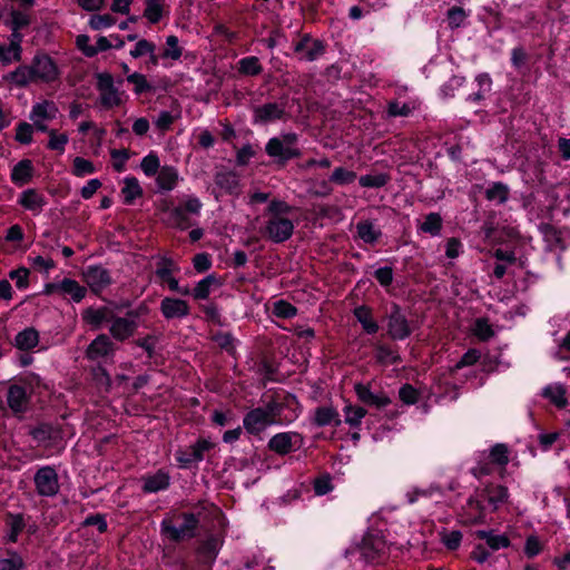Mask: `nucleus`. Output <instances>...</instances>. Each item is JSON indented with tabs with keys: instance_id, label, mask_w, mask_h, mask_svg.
Wrapping results in <instances>:
<instances>
[{
	"instance_id": "obj_1",
	"label": "nucleus",
	"mask_w": 570,
	"mask_h": 570,
	"mask_svg": "<svg viewBox=\"0 0 570 570\" xmlns=\"http://www.w3.org/2000/svg\"><path fill=\"white\" fill-rule=\"evenodd\" d=\"M60 70L56 61L47 53H37L29 65H21L3 75L2 80L24 88L31 83H51L59 79Z\"/></svg>"
},
{
	"instance_id": "obj_2",
	"label": "nucleus",
	"mask_w": 570,
	"mask_h": 570,
	"mask_svg": "<svg viewBox=\"0 0 570 570\" xmlns=\"http://www.w3.org/2000/svg\"><path fill=\"white\" fill-rule=\"evenodd\" d=\"M278 407L275 403L250 410L243 420L245 430L250 434H259L268 426L278 423Z\"/></svg>"
},
{
	"instance_id": "obj_3",
	"label": "nucleus",
	"mask_w": 570,
	"mask_h": 570,
	"mask_svg": "<svg viewBox=\"0 0 570 570\" xmlns=\"http://www.w3.org/2000/svg\"><path fill=\"white\" fill-rule=\"evenodd\" d=\"M203 203L194 195H188L183 199L181 206L173 207L166 224L179 229H186L190 226L187 214L198 216L202 212Z\"/></svg>"
},
{
	"instance_id": "obj_4",
	"label": "nucleus",
	"mask_w": 570,
	"mask_h": 570,
	"mask_svg": "<svg viewBox=\"0 0 570 570\" xmlns=\"http://www.w3.org/2000/svg\"><path fill=\"white\" fill-rule=\"evenodd\" d=\"M297 135L294 132L283 134L281 137L271 138L265 147L268 156L286 161L291 158L299 156L296 148Z\"/></svg>"
},
{
	"instance_id": "obj_5",
	"label": "nucleus",
	"mask_w": 570,
	"mask_h": 570,
	"mask_svg": "<svg viewBox=\"0 0 570 570\" xmlns=\"http://www.w3.org/2000/svg\"><path fill=\"white\" fill-rule=\"evenodd\" d=\"M197 519L194 514H184V521L180 525H174L169 521L161 522V530L170 540L180 541L194 537L197 528Z\"/></svg>"
},
{
	"instance_id": "obj_6",
	"label": "nucleus",
	"mask_w": 570,
	"mask_h": 570,
	"mask_svg": "<svg viewBox=\"0 0 570 570\" xmlns=\"http://www.w3.org/2000/svg\"><path fill=\"white\" fill-rule=\"evenodd\" d=\"M33 480L39 495L53 497L59 491L58 475L51 466L39 469Z\"/></svg>"
},
{
	"instance_id": "obj_7",
	"label": "nucleus",
	"mask_w": 570,
	"mask_h": 570,
	"mask_svg": "<svg viewBox=\"0 0 570 570\" xmlns=\"http://www.w3.org/2000/svg\"><path fill=\"white\" fill-rule=\"evenodd\" d=\"M97 88L99 90V99L104 107L114 108L121 104V96L114 86V78L109 73L98 75Z\"/></svg>"
},
{
	"instance_id": "obj_8",
	"label": "nucleus",
	"mask_w": 570,
	"mask_h": 570,
	"mask_svg": "<svg viewBox=\"0 0 570 570\" xmlns=\"http://www.w3.org/2000/svg\"><path fill=\"white\" fill-rule=\"evenodd\" d=\"M294 230V224L285 217H271L266 224V236L275 243L287 240Z\"/></svg>"
},
{
	"instance_id": "obj_9",
	"label": "nucleus",
	"mask_w": 570,
	"mask_h": 570,
	"mask_svg": "<svg viewBox=\"0 0 570 570\" xmlns=\"http://www.w3.org/2000/svg\"><path fill=\"white\" fill-rule=\"evenodd\" d=\"M301 441V435L296 432H282L271 438L268 448L277 454L285 455L294 451Z\"/></svg>"
},
{
	"instance_id": "obj_10",
	"label": "nucleus",
	"mask_w": 570,
	"mask_h": 570,
	"mask_svg": "<svg viewBox=\"0 0 570 570\" xmlns=\"http://www.w3.org/2000/svg\"><path fill=\"white\" fill-rule=\"evenodd\" d=\"M83 278L96 293L105 289L111 282L109 272L99 265L88 266L83 272Z\"/></svg>"
},
{
	"instance_id": "obj_11",
	"label": "nucleus",
	"mask_w": 570,
	"mask_h": 570,
	"mask_svg": "<svg viewBox=\"0 0 570 570\" xmlns=\"http://www.w3.org/2000/svg\"><path fill=\"white\" fill-rule=\"evenodd\" d=\"M294 50L301 60L314 61L323 55L324 47L321 41L305 36L295 45Z\"/></svg>"
},
{
	"instance_id": "obj_12",
	"label": "nucleus",
	"mask_w": 570,
	"mask_h": 570,
	"mask_svg": "<svg viewBox=\"0 0 570 570\" xmlns=\"http://www.w3.org/2000/svg\"><path fill=\"white\" fill-rule=\"evenodd\" d=\"M160 311L165 318H183L189 314V305L179 298L165 297L160 303Z\"/></svg>"
},
{
	"instance_id": "obj_13",
	"label": "nucleus",
	"mask_w": 570,
	"mask_h": 570,
	"mask_svg": "<svg viewBox=\"0 0 570 570\" xmlns=\"http://www.w3.org/2000/svg\"><path fill=\"white\" fill-rule=\"evenodd\" d=\"M481 497L488 501L492 510H498L509 499V490L502 484L490 483L484 487Z\"/></svg>"
},
{
	"instance_id": "obj_14",
	"label": "nucleus",
	"mask_w": 570,
	"mask_h": 570,
	"mask_svg": "<svg viewBox=\"0 0 570 570\" xmlns=\"http://www.w3.org/2000/svg\"><path fill=\"white\" fill-rule=\"evenodd\" d=\"M387 331L393 340H404L411 333L406 318L397 307H394L389 317Z\"/></svg>"
},
{
	"instance_id": "obj_15",
	"label": "nucleus",
	"mask_w": 570,
	"mask_h": 570,
	"mask_svg": "<svg viewBox=\"0 0 570 570\" xmlns=\"http://www.w3.org/2000/svg\"><path fill=\"white\" fill-rule=\"evenodd\" d=\"M110 322V334L114 338L119 341H124L130 337L137 327V324L131 315H128L127 317L111 318Z\"/></svg>"
},
{
	"instance_id": "obj_16",
	"label": "nucleus",
	"mask_w": 570,
	"mask_h": 570,
	"mask_svg": "<svg viewBox=\"0 0 570 570\" xmlns=\"http://www.w3.org/2000/svg\"><path fill=\"white\" fill-rule=\"evenodd\" d=\"M358 400L365 404L373 405L377 409L385 407L391 403V400L384 393L375 394L365 384L357 383L354 386Z\"/></svg>"
},
{
	"instance_id": "obj_17",
	"label": "nucleus",
	"mask_w": 570,
	"mask_h": 570,
	"mask_svg": "<svg viewBox=\"0 0 570 570\" xmlns=\"http://www.w3.org/2000/svg\"><path fill=\"white\" fill-rule=\"evenodd\" d=\"M541 395L558 409H563L568 405L567 389L562 383L546 385L541 391Z\"/></svg>"
},
{
	"instance_id": "obj_18",
	"label": "nucleus",
	"mask_w": 570,
	"mask_h": 570,
	"mask_svg": "<svg viewBox=\"0 0 570 570\" xmlns=\"http://www.w3.org/2000/svg\"><path fill=\"white\" fill-rule=\"evenodd\" d=\"M180 180L178 169L174 166H163L156 176V184L159 190L170 191L176 188Z\"/></svg>"
},
{
	"instance_id": "obj_19",
	"label": "nucleus",
	"mask_w": 570,
	"mask_h": 570,
	"mask_svg": "<svg viewBox=\"0 0 570 570\" xmlns=\"http://www.w3.org/2000/svg\"><path fill=\"white\" fill-rule=\"evenodd\" d=\"M283 115L284 108L275 102L265 104L254 109V120L261 124L278 120Z\"/></svg>"
},
{
	"instance_id": "obj_20",
	"label": "nucleus",
	"mask_w": 570,
	"mask_h": 570,
	"mask_svg": "<svg viewBox=\"0 0 570 570\" xmlns=\"http://www.w3.org/2000/svg\"><path fill=\"white\" fill-rule=\"evenodd\" d=\"M144 485L142 490L146 493H155L165 490L169 487L170 478L169 474L163 470L157 471L154 474H148L142 478Z\"/></svg>"
},
{
	"instance_id": "obj_21",
	"label": "nucleus",
	"mask_w": 570,
	"mask_h": 570,
	"mask_svg": "<svg viewBox=\"0 0 570 570\" xmlns=\"http://www.w3.org/2000/svg\"><path fill=\"white\" fill-rule=\"evenodd\" d=\"M112 351V343L105 334L97 336L87 348V357L98 360L107 356Z\"/></svg>"
},
{
	"instance_id": "obj_22",
	"label": "nucleus",
	"mask_w": 570,
	"mask_h": 570,
	"mask_svg": "<svg viewBox=\"0 0 570 570\" xmlns=\"http://www.w3.org/2000/svg\"><path fill=\"white\" fill-rule=\"evenodd\" d=\"M19 204L27 210L39 214L46 205L43 195L35 189L24 190L19 198Z\"/></svg>"
},
{
	"instance_id": "obj_23",
	"label": "nucleus",
	"mask_w": 570,
	"mask_h": 570,
	"mask_svg": "<svg viewBox=\"0 0 570 570\" xmlns=\"http://www.w3.org/2000/svg\"><path fill=\"white\" fill-rule=\"evenodd\" d=\"M58 107L51 100H42L35 104L30 111V119L52 120L58 115Z\"/></svg>"
},
{
	"instance_id": "obj_24",
	"label": "nucleus",
	"mask_w": 570,
	"mask_h": 570,
	"mask_svg": "<svg viewBox=\"0 0 570 570\" xmlns=\"http://www.w3.org/2000/svg\"><path fill=\"white\" fill-rule=\"evenodd\" d=\"M82 318L87 324L94 326L95 328H99L102 323L111 321L112 311L108 307H89L83 311Z\"/></svg>"
},
{
	"instance_id": "obj_25",
	"label": "nucleus",
	"mask_w": 570,
	"mask_h": 570,
	"mask_svg": "<svg viewBox=\"0 0 570 570\" xmlns=\"http://www.w3.org/2000/svg\"><path fill=\"white\" fill-rule=\"evenodd\" d=\"M7 403L13 412H22L27 405L26 390L19 385H11L8 389Z\"/></svg>"
},
{
	"instance_id": "obj_26",
	"label": "nucleus",
	"mask_w": 570,
	"mask_h": 570,
	"mask_svg": "<svg viewBox=\"0 0 570 570\" xmlns=\"http://www.w3.org/2000/svg\"><path fill=\"white\" fill-rule=\"evenodd\" d=\"M33 174L32 163L29 159L20 160L11 171V180L19 186L30 181Z\"/></svg>"
},
{
	"instance_id": "obj_27",
	"label": "nucleus",
	"mask_w": 570,
	"mask_h": 570,
	"mask_svg": "<svg viewBox=\"0 0 570 570\" xmlns=\"http://www.w3.org/2000/svg\"><path fill=\"white\" fill-rule=\"evenodd\" d=\"M220 284L222 283L215 275H208L196 284L193 296L195 299H206L209 297L212 291L220 286Z\"/></svg>"
},
{
	"instance_id": "obj_28",
	"label": "nucleus",
	"mask_w": 570,
	"mask_h": 570,
	"mask_svg": "<svg viewBox=\"0 0 570 570\" xmlns=\"http://www.w3.org/2000/svg\"><path fill=\"white\" fill-rule=\"evenodd\" d=\"M216 185L228 194H238L239 180L235 173L223 171L215 177Z\"/></svg>"
},
{
	"instance_id": "obj_29",
	"label": "nucleus",
	"mask_w": 570,
	"mask_h": 570,
	"mask_svg": "<svg viewBox=\"0 0 570 570\" xmlns=\"http://www.w3.org/2000/svg\"><path fill=\"white\" fill-rule=\"evenodd\" d=\"M341 424L337 411L332 406H320L314 412V423L318 426H325L331 423Z\"/></svg>"
},
{
	"instance_id": "obj_30",
	"label": "nucleus",
	"mask_w": 570,
	"mask_h": 570,
	"mask_svg": "<svg viewBox=\"0 0 570 570\" xmlns=\"http://www.w3.org/2000/svg\"><path fill=\"white\" fill-rule=\"evenodd\" d=\"M475 535L487 541V544L492 550H499L508 548L510 546V539L505 534H495L493 531L479 530Z\"/></svg>"
},
{
	"instance_id": "obj_31",
	"label": "nucleus",
	"mask_w": 570,
	"mask_h": 570,
	"mask_svg": "<svg viewBox=\"0 0 570 570\" xmlns=\"http://www.w3.org/2000/svg\"><path fill=\"white\" fill-rule=\"evenodd\" d=\"M354 315L367 334H375L379 331V325L373 320L371 309L366 306L356 307Z\"/></svg>"
},
{
	"instance_id": "obj_32",
	"label": "nucleus",
	"mask_w": 570,
	"mask_h": 570,
	"mask_svg": "<svg viewBox=\"0 0 570 570\" xmlns=\"http://www.w3.org/2000/svg\"><path fill=\"white\" fill-rule=\"evenodd\" d=\"M121 194L126 204H132L135 199L141 197L142 188L140 187L138 179L135 177H126L124 179Z\"/></svg>"
},
{
	"instance_id": "obj_33",
	"label": "nucleus",
	"mask_w": 570,
	"mask_h": 570,
	"mask_svg": "<svg viewBox=\"0 0 570 570\" xmlns=\"http://www.w3.org/2000/svg\"><path fill=\"white\" fill-rule=\"evenodd\" d=\"M343 413L346 424H348L351 428H358L367 412L362 406L346 404L343 409Z\"/></svg>"
},
{
	"instance_id": "obj_34",
	"label": "nucleus",
	"mask_w": 570,
	"mask_h": 570,
	"mask_svg": "<svg viewBox=\"0 0 570 570\" xmlns=\"http://www.w3.org/2000/svg\"><path fill=\"white\" fill-rule=\"evenodd\" d=\"M16 346L20 350H31L39 342L38 332L33 328H26L16 336Z\"/></svg>"
},
{
	"instance_id": "obj_35",
	"label": "nucleus",
	"mask_w": 570,
	"mask_h": 570,
	"mask_svg": "<svg viewBox=\"0 0 570 570\" xmlns=\"http://www.w3.org/2000/svg\"><path fill=\"white\" fill-rule=\"evenodd\" d=\"M60 294L70 295L71 298L78 303L85 297L86 288L73 279L65 278L60 282Z\"/></svg>"
},
{
	"instance_id": "obj_36",
	"label": "nucleus",
	"mask_w": 570,
	"mask_h": 570,
	"mask_svg": "<svg viewBox=\"0 0 570 570\" xmlns=\"http://www.w3.org/2000/svg\"><path fill=\"white\" fill-rule=\"evenodd\" d=\"M181 55L183 48L179 46L178 38L174 35L167 36L161 58L177 61Z\"/></svg>"
},
{
	"instance_id": "obj_37",
	"label": "nucleus",
	"mask_w": 570,
	"mask_h": 570,
	"mask_svg": "<svg viewBox=\"0 0 570 570\" xmlns=\"http://www.w3.org/2000/svg\"><path fill=\"white\" fill-rule=\"evenodd\" d=\"M164 13V0H146L144 17L153 24L159 22Z\"/></svg>"
},
{
	"instance_id": "obj_38",
	"label": "nucleus",
	"mask_w": 570,
	"mask_h": 570,
	"mask_svg": "<svg viewBox=\"0 0 570 570\" xmlns=\"http://www.w3.org/2000/svg\"><path fill=\"white\" fill-rule=\"evenodd\" d=\"M360 238L368 244L375 243L381 236L380 230L375 227L372 222H361L356 226Z\"/></svg>"
},
{
	"instance_id": "obj_39",
	"label": "nucleus",
	"mask_w": 570,
	"mask_h": 570,
	"mask_svg": "<svg viewBox=\"0 0 570 570\" xmlns=\"http://www.w3.org/2000/svg\"><path fill=\"white\" fill-rule=\"evenodd\" d=\"M487 199L504 204L509 197V187L503 183H493L485 191Z\"/></svg>"
},
{
	"instance_id": "obj_40",
	"label": "nucleus",
	"mask_w": 570,
	"mask_h": 570,
	"mask_svg": "<svg viewBox=\"0 0 570 570\" xmlns=\"http://www.w3.org/2000/svg\"><path fill=\"white\" fill-rule=\"evenodd\" d=\"M140 168L147 177L158 175L160 170V160L156 153L150 151L140 161Z\"/></svg>"
},
{
	"instance_id": "obj_41",
	"label": "nucleus",
	"mask_w": 570,
	"mask_h": 570,
	"mask_svg": "<svg viewBox=\"0 0 570 570\" xmlns=\"http://www.w3.org/2000/svg\"><path fill=\"white\" fill-rule=\"evenodd\" d=\"M238 71L246 76H256L262 72V65L257 57L250 56L238 61Z\"/></svg>"
},
{
	"instance_id": "obj_42",
	"label": "nucleus",
	"mask_w": 570,
	"mask_h": 570,
	"mask_svg": "<svg viewBox=\"0 0 570 570\" xmlns=\"http://www.w3.org/2000/svg\"><path fill=\"white\" fill-rule=\"evenodd\" d=\"M420 229L432 236H438L442 229V218L438 213H430L426 215Z\"/></svg>"
},
{
	"instance_id": "obj_43",
	"label": "nucleus",
	"mask_w": 570,
	"mask_h": 570,
	"mask_svg": "<svg viewBox=\"0 0 570 570\" xmlns=\"http://www.w3.org/2000/svg\"><path fill=\"white\" fill-rule=\"evenodd\" d=\"M22 57V49H17L10 45H0V62L2 65H10L14 61H20Z\"/></svg>"
},
{
	"instance_id": "obj_44",
	"label": "nucleus",
	"mask_w": 570,
	"mask_h": 570,
	"mask_svg": "<svg viewBox=\"0 0 570 570\" xmlns=\"http://www.w3.org/2000/svg\"><path fill=\"white\" fill-rule=\"evenodd\" d=\"M356 179V174L343 167H337L333 170L330 180L337 185H347Z\"/></svg>"
},
{
	"instance_id": "obj_45",
	"label": "nucleus",
	"mask_w": 570,
	"mask_h": 570,
	"mask_svg": "<svg viewBox=\"0 0 570 570\" xmlns=\"http://www.w3.org/2000/svg\"><path fill=\"white\" fill-rule=\"evenodd\" d=\"M389 176L385 174L363 175L360 177L358 183L362 187L380 188L386 185Z\"/></svg>"
},
{
	"instance_id": "obj_46",
	"label": "nucleus",
	"mask_w": 570,
	"mask_h": 570,
	"mask_svg": "<svg viewBox=\"0 0 570 570\" xmlns=\"http://www.w3.org/2000/svg\"><path fill=\"white\" fill-rule=\"evenodd\" d=\"M475 81L478 82L479 90L473 96H470L469 99L473 101H480L483 99L484 94L491 90L492 79L488 73H480L476 76Z\"/></svg>"
},
{
	"instance_id": "obj_47",
	"label": "nucleus",
	"mask_w": 570,
	"mask_h": 570,
	"mask_svg": "<svg viewBox=\"0 0 570 570\" xmlns=\"http://www.w3.org/2000/svg\"><path fill=\"white\" fill-rule=\"evenodd\" d=\"M96 168L90 160L82 157H76L73 159L72 174L77 177H83L94 174Z\"/></svg>"
},
{
	"instance_id": "obj_48",
	"label": "nucleus",
	"mask_w": 570,
	"mask_h": 570,
	"mask_svg": "<svg viewBox=\"0 0 570 570\" xmlns=\"http://www.w3.org/2000/svg\"><path fill=\"white\" fill-rule=\"evenodd\" d=\"M156 51V46L147 39H138L135 47L130 50L129 55L134 59L147 56Z\"/></svg>"
},
{
	"instance_id": "obj_49",
	"label": "nucleus",
	"mask_w": 570,
	"mask_h": 570,
	"mask_svg": "<svg viewBox=\"0 0 570 570\" xmlns=\"http://www.w3.org/2000/svg\"><path fill=\"white\" fill-rule=\"evenodd\" d=\"M22 568L23 560L16 552H9L7 557L0 558V570H21Z\"/></svg>"
},
{
	"instance_id": "obj_50",
	"label": "nucleus",
	"mask_w": 570,
	"mask_h": 570,
	"mask_svg": "<svg viewBox=\"0 0 570 570\" xmlns=\"http://www.w3.org/2000/svg\"><path fill=\"white\" fill-rule=\"evenodd\" d=\"M296 307L291 303L279 299L273 304V314L277 317L289 318L296 315Z\"/></svg>"
},
{
	"instance_id": "obj_51",
	"label": "nucleus",
	"mask_w": 570,
	"mask_h": 570,
	"mask_svg": "<svg viewBox=\"0 0 570 570\" xmlns=\"http://www.w3.org/2000/svg\"><path fill=\"white\" fill-rule=\"evenodd\" d=\"M116 22V19L106 13V14H94L89 19V26L94 30H101L105 28H109L114 26Z\"/></svg>"
},
{
	"instance_id": "obj_52",
	"label": "nucleus",
	"mask_w": 570,
	"mask_h": 570,
	"mask_svg": "<svg viewBox=\"0 0 570 570\" xmlns=\"http://www.w3.org/2000/svg\"><path fill=\"white\" fill-rule=\"evenodd\" d=\"M68 140L69 138L66 134H57L56 130L51 129L49 130L48 148L63 153Z\"/></svg>"
},
{
	"instance_id": "obj_53",
	"label": "nucleus",
	"mask_w": 570,
	"mask_h": 570,
	"mask_svg": "<svg viewBox=\"0 0 570 570\" xmlns=\"http://www.w3.org/2000/svg\"><path fill=\"white\" fill-rule=\"evenodd\" d=\"M215 443L208 439H199L195 444L191 445L193 456L200 462L205 453L214 449Z\"/></svg>"
},
{
	"instance_id": "obj_54",
	"label": "nucleus",
	"mask_w": 570,
	"mask_h": 570,
	"mask_svg": "<svg viewBox=\"0 0 570 570\" xmlns=\"http://www.w3.org/2000/svg\"><path fill=\"white\" fill-rule=\"evenodd\" d=\"M473 333L482 341H487L493 336L492 326L485 318H478L474 324Z\"/></svg>"
},
{
	"instance_id": "obj_55",
	"label": "nucleus",
	"mask_w": 570,
	"mask_h": 570,
	"mask_svg": "<svg viewBox=\"0 0 570 570\" xmlns=\"http://www.w3.org/2000/svg\"><path fill=\"white\" fill-rule=\"evenodd\" d=\"M9 277L14 281L19 289H26L29 285V271L26 267L11 271Z\"/></svg>"
},
{
	"instance_id": "obj_56",
	"label": "nucleus",
	"mask_w": 570,
	"mask_h": 570,
	"mask_svg": "<svg viewBox=\"0 0 570 570\" xmlns=\"http://www.w3.org/2000/svg\"><path fill=\"white\" fill-rule=\"evenodd\" d=\"M508 448L504 444H495L490 452L491 460L499 464L505 465L509 462Z\"/></svg>"
},
{
	"instance_id": "obj_57",
	"label": "nucleus",
	"mask_w": 570,
	"mask_h": 570,
	"mask_svg": "<svg viewBox=\"0 0 570 570\" xmlns=\"http://www.w3.org/2000/svg\"><path fill=\"white\" fill-rule=\"evenodd\" d=\"M465 19H466V13L460 7H453L448 11L449 26L452 29L461 27Z\"/></svg>"
},
{
	"instance_id": "obj_58",
	"label": "nucleus",
	"mask_w": 570,
	"mask_h": 570,
	"mask_svg": "<svg viewBox=\"0 0 570 570\" xmlns=\"http://www.w3.org/2000/svg\"><path fill=\"white\" fill-rule=\"evenodd\" d=\"M219 542L217 539H208L203 543L199 549V553L204 556L207 560L212 561L218 553Z\"/></svg>"
},
{
	"instance_id": "obj_59",
	"label": "nucleus",
	"mask_w": 570,
	"mask_h": 570,
	"mask_svg": "<svg viewBox=\"0 0 570 570\" xmlns=\"http://www.w3.org/2000/svg\"><path fill=\"white\" fill-rule=\"evenodd\" d=\"M33 126L28 122H21L16 129V139L21 144H30L32 141Z\"/></svg>"
},
{
	"instance_id": "obj_60",
	"label": "nucleus",
	"mask_w": 570,
	"mask_h": 570,
	"mask_svg": "<svg viewBox=\"0 0 570 570\" xmlns=\"http://www.w3.org/2000/svg\"><path fill=\"white\" fill-rule=\"evenodd\" d=\"M109 48H112V41H111L110 37L107 38V37L101 36L97 39L95 46L88 47L85 49V55L87 57H92V56L97 55L99 51H105Z\"/></svg>"
},
{
	"instance_id": "obj_61",
	"label": "nucleus",
	"mask_w": 570,
	"mask_h": 570,
	"mask_svg": "<svg viewBox=\"0 0 570 570\" xmlns=\"http://www.w3.org/2000/svg\"><path fill=\"white\" fill-rule=\"evenodd\" d=\"M441 541L448 549L455 550L461 544L462 533L460 531L444 532L442 533Z\"/></svg>"
},
{
	"instance_id": "obj_62",
	"label": "nucleus",
	"mask_w": 570,
	"mask_h": 570,
	"mask_svg": "<svg viewBox=\"0 0 570 570\" xmlns=\"http://www.w3.org/2000/svg\"><path fill=\"white\" fill-rule=\"evenodd\" d=\"M127 81L134 85V90L136 94H141L149 89L147 79L142 73L134 72L128 75Z\"/></svg>"
},
{
	"instance_id": "obj_63",
	"label": "nucleus",
	"mask_w": 570,
	"mask_h": 570,
	"mask_svg": "<svg viewBox=\"0 0 570 570\" xmlns=\"http://www.w3.org/2000/svg\"><path fill=\"white\" fill-rule=\"evenodd\" d=\"M267 212L271 217H283L282 215L291 212V206L283 200L274 199L269 203Z\"/></svg>"
},
{
	"instance_id": "obj_64",
	"label": "nucleus",
	"mask_w": 570,
	"mask_h": 570,
	"mask_svg": "<svg viewBox=\"0 0 570 570\" xmlns=\"http://www.w3.org/2000/svg\"><path fill=\"white\" fill-rule=\"evenodd\" d=\"M399 396L403 403L411 405L417 402L419 393L413 386L405 384L400 389Z\"/></svg>"
}]
</instances>
